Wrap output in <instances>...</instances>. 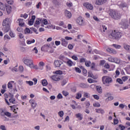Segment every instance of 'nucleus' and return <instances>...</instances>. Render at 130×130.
Returning <instances> with one entry per match:
<instances>
[{
	"mask_svg": "<svg viewBox=\"0 0 130 130\" xmlns=\"http://www.w3.org/2000/svg\"><path fill=\"white\" fill-rule=\"evenodd\" d=\"M120 8H125V7H126V5H125V3H121L120 5H119Z\"/></svg>",
	"mask_w": 130,
	"mask_h": 130,
	"instance_id": "obj_58",
	"label": "nucleus"
},
{
	"mask_svg": "<svg viewBox=\"0 0 130 130\" xmlns=\"http://www.w3.org/2000/svg\"><path fill=\"white\" fill-rule=\"evenodd\" d=\"M8 5H13L14 4V0H6Z\"/></svg>",
	"mask_w": 130,
	"mask_h": 130,
	"instance_id": "obj_45",
	"label": "nucleus"
},
{
	"mask_svg": "<svg viewBox=\"0 0 130 130\" xmlns=\"http://www.w3.org/2000/svg\"><path fill=\"white\" fill-rule=\"evenodd\" d=\"M95 89L97 92H98V93H99L100 94H101V93H102V87H101V86L100 85L96 86L95 87Z\"/></svg>",
	"mask_w": 130,
	"mask_h": 130,
	"instance_id": "obj_23",
	"label": "nucleus"
},
{
	"mask_svg": "<svg viewBox=\"0 0 130 130\" xmlns=\"http://www.w3.org/2000/svg\"><path fill=\"white\" fill-rule=\"evenodd\" d=\"M87 81L88 82V83H90V84L92 83H94L95 82V80L91 79V78H88L87 79Z\"/></svg>",
	"mask_w": 130,
	"mask_h": 130,
	"instance_id": "obj_51",
	"label": "nucleus"
},
{
	"mask_svg": "<svg viewBox=\"0 0 130 130\" xmlns=\"http://www.w3.org/2000/svg\"><path fill=\"white\" fill-rule=\"evenodd\" d=\"M4 97L5 98V102H6V104L10 106V104L9 102V101H8V100L7 99V98H8L9 97V94H8V93H5L4 94Z\"/></svg>",
	"mask_w": 130,
	"mask_h": 130,
	"instance_id": "obj_27",
	"label": "nucleus"
},
{
	"mask_svg": "<svg viewBox=\"0 0 130 130\" xmlns=\"http://www.w3.org/2000/svg\"><path fill=\"white\" fill-rule=\"evenodd\" d=\"M0 9L3 11H5L6 10V7H5V4H3V3L0 2Z\"/></svg>",
	"mask_w": 130,
	"mask_h": 130,
	"instance_id": "obj_33",
	"label": "nucleus"
},
{
	"mask_svg": "<svg viewBox=\"0 0 130 130\" xmlns=\"http://www.w3.org/2000/svg\"><path fill=\"white\" fill-rule=\"evenodd\" d=\"M55 44L56 46H58V45H60V41H55Z\"/></svg>",
	"mask_w": 130,
	"mask_h": 130,
	"instance_id": "obj_55",
	"label": "nucleus"
},
{
	"mask_svg": "<svg viewBox=\"0 0 130 130\" xmlns=\"http://www.w3.org/2000/svg\"><path fill=\"white\" fill-rule=\"evenodd\" d=\"M60 75H62V71L58 70L55 72V74L51 76V79L53 81L57 82L60 81Z\"/></svg>",
	"mask_w": 130,
	"mask_h": 130,
	"instance_id": "obj_2",
	"label": "nucleus"
},
{
	"mask_svg": "<svg viewBox=\"0 0 130 130\" xmlns=\"http://www.w3.org/2000/svg\"><path fill=\"white\" fill-rule=\"evenodd\" d=\"M15 83V81H10L8 83V88L9 90H13V84Z\"/></svg>",
	"mask_w": 130,
	"mask_h": 130,
	"instance_id": "obj_17",
	"label": "nucleus"
},
{
	"mask_svg": "<svg viewBox=\"0 0 130 130\" xmlns=\"http://www.w3.org/2000/svg\"><path fill=\"white\" fill-rule=\"evenodd\" d=\"M19 26H20L21 27H24L25 25V23H24V19H18Z\"/></svg>",
	"mask_w": 130,
	"mask_h": 130,
	"instance_id": "obj_20",
	"label": "nucleus"
},
{
	"mask_svg": "<svg viewBox=\"0 0 130 130\" xmlns=\"http://www.w3.org/2000/svg\"><path fill=\"white\" fill-rule=\"evenodd\" d=\"M76 117L77 118H79V120H82V119H83V116L81 113H78L76 114Z\"/></svg>",
	"mask_w": 130,
	"mask_h": 130,
	"instance_id": "obj_28",
	"label": "nucleus"
},
{
	"mask_svg": "<svg viewBox=\"0 0 130 130\" xmlns=\"http://www.w3.org/2000/svg\"><path fill=\"white\" fill-rule=\"evenodd\" d=\"M32 52H34V53H35L36 54H37V53H38V49H37V47H35L32 49Z\"/></svg>",
	"mask_w": 130,
	"mask_h": 130,
	"instance_id": "obj_44",
	"label": "nucleus"
},
{
	"mask_svg": "<svg viewBox=\"0 0 130 130\" xmlns=\"http://www.w3.org/2000/svg\"><path fill=\"white\" fill-rule=\"evenodd\" d=\"M93 106L94 107H100V106H101V105H100V104L98 102H96L93 103Z\"/></svg>",
	"mask_w": 130,
	"mask_h": 130,
	"instance_id": "obj_40",
	"label": "nucleus"
},
{
	"mask_svg": "<svg viewBox=\"0 0 130 130\" xmlns=\"http://www.w3.org/2000/svg\"><path fill=\"white\" fill-rule=\"evenodd\" d=\"M128 78L127 76H124L123 77H122V81H123V82H125V81H127L128 80Z\"/></svg>",
	"mask_w": 130,
	"mask_h": 130,
	"instance_id": "obj_59",
	"label": "nucleus"
},
{
	"mask_svg": "<svg viewBox=\"0 0 130 130\" xmlns=\"http://www.w3.org/2000/svg\"><path fill=\"white\" fill-rule=\"evenodd\" d=\"M107 51L111 54H116L117 53V52L115 50L111 48H108V49H107Z\"/></svg>",
	"mask_w": 130,
	"mask_h": 130,
	"instance_id": "obj_15",
	"label": "nucleus"
},
{
	"mask_svg": "<svg viewBox=\"0 0 130 130\" xmlns=\"http://www.w3.org/2000/svg\"><path fill=\"white\" fill-rule=\"evenodd\" d=\"M110 36L112 37V39L118 40V39H120V38H121V36H122V32L119 31L116 32V30H113L111 33Z\"/></svg>",
	"mask_w": 130,
	"mask_h": 130,
	"instance_id": "obj_3",
	"label": "nucleus"
},
{
	"mask_svg": "<svg viewBox=\"0 0 130 130\" xmlns=\"http://www.w3.org/2000/svg\"><path fill=\"white\" fill-rule=\"evenodd\" d=\"M0 128L2 130H7V128H6V126L3 125L0 126Z\"/></svg>",
	"mask_w": 130,
	"mask_h": 130,
	"instance_id": "obj_64",
	"label": "nucleus"
},
{
	"mask_svg": "<svg viewBox=\"0 0 130 130\" xmlns=\"http://www.w3.org/2000/svg\"><path fill=\"white\" fill-rule=\"evenodd\" d=\"M85 64L86 67H90L91 61L87 60L85 61Z\"/></svg>",
	"mask_w": 130,
	"mask_h": 130,
	"instance_id": "obj_39",
	"label": "nucleus"
},
{
	"mask_svg": "<svg viewBox=\"0 0 130 130\" xmlns=\"http://www.w3.org/2000/svg\"><path fill=\"white\" fill-rule=\"evenodd\" d=\"M43 86H46L47 85V80L44 79L42 81Z\"/></svg>",
	"mask_w": 130,
	"mask_h": 130,
	"instance_id": "obj_42",
	"label": "nucleus"
},
{
	"mask_svg": "<svg viewBox=\"0 0 130 130\" xmlns=\"http://www.w3.org/2000/svg\"><path fill=\"white\" fill-rule=\"evenodd\" d=\"M62 93L63 95V96H64L65 97H67V96L69 95V92L65 90H63L62 91Z\"/></svg>",
	"mask_w": 130,
	"mask_h": 130,
	"instance_id": "obj_43",
	"label": "nucleus"
},
{
	"mask_svg": "<svg viewBox=\"0 0 130 130\" xmlns=\"http://www.w3.org/2000/svg\"><path fill=\"white\" fill-rule=\"evenodd\" d=\"M58 114L60 117H63L64 113H63V111H60L58 112Z\"/></svg>",
	"mask_w": 130,
	"mask_h": 130,
	"instance_id": "obj_36",
	"label": "nucleus"
},
{
	"mask_svg": "<svg viewBox=\"0 0 130 130\" xmlns=\"http://www.w3.org/2000/svg\"><path fill=\"white\" fill-rule=\"evenodd\" d=\"M41 23H42L41 19L40 18L37 19L35 21V23L34 24V26L36 27V28H39V25H40Z\"/></svg>",
	"mask_w": 130,
	"mask_h": 130,
	"instance_id": "obj_11",
	"label": "nucleus"
},
{
	"mask_svg": "<svg viewBox=\"0 0 130 130\" xmlns=\"http://www.w3.org/2000/svg\"><path fill=\"white\" fill-rule=\"evenodd\" d=\"M24 32L25 34H29V33H31V30L30 29L26 28L24 30Z\"/></svg>",
	"mask_w": 130,
	"mask_h": 130,
	"instance_id": "obj_41",
	"label": "nucleus"
},
{
	"mask_svg": "<svg viewBox=\"0 0 130 130\" xmlns=\"http://www.w3.org/2000/svg\"><path fill=\"white\" fill-rule=\"evenodd\" d=\"M123 48L125 49V50H126L127 51H129L130 46L126 44H123Z\"/></svg>",
	"mask_w": 130,
	"mask_h": 130,
	"instance_id": "obj_26",
	"label": "nucleus"
},
{
	"mask_svg": "<svg viewBox=\"0 0 130 130\" xmlns=\"http://www.w3.org/2000/svg\"><path fill=\"white\" fill-rule=\"evenodd\" d=\"M122 26L123 28H124L125 29L127 28L128 27V21H125L122 23Z\"/></svg>",
	"mask_w": 130,
	"mask_h": 130,
	"instance_id": "obj_24",
	"label": "nucleus"
},
{
	"mask_svg": "<svg viewBox=\"0 0 130 130\" xmlns=\"http://www.w3.org/2000/svg\"><path fill=\"white\" fill-rule=\"evenodd\" d=\"M0 113L1 115H6L8 117H11L12 116V114L9 112H4L3 110H0Z\"/></svg>",
	"mask_w": 130,
	"mask_h": 130,
	"instance_id": "obj_8",
	"label": "nucleus"
},
{
	"mask_svg": "<svg viewBox=\"0 0 130 130\" xmlns=\"http://www.w3.org/2000/svg\"><path fill=\"white\" fill-rule=\"evenodd\" d=\"M82 97V91H79L76 94V99H80Z\"/></svg>",
	"mask_w": 130,
	"mask_h": 130,
	"instance_id": "obj_29",
	"label": "nucleus"
},
{
	"mask_svg": "<svg viewBox=\"0 0 130 130\" xmlns=\"http://www.w3.org/2000/svg\"><path fill=\"white\" fill-rule=\"evenodd\" d=\"M58 25L61 26L62 27H63V28H67V25L64 24V22L63 21L59 22Z\"/></svg>",
	"mask_w": 130,
	"mask_h": 130,
	"instance_id": "obj_32",
	"label": "nucleus"
},
{
	"mask_svg": "<svg viewBox=\"0 0 130 130\" xmlns=\"http://www.w3.org/2000/svg\"><path fill=\"white\" fill-rule=\"evenodd\" d=\"M95 63L92 62L90 64V69H91V70H94V69H95Z\"/></svg>",
	"mask_w": 130,
	"mask_h": 130,
	"instance_id": "obj_50",
	"label": "nucleus"
},
{
	"mask_svg": "<svg viewBox=\"0 0 130 130\" xmlns=\"http://www.w3.org/2000/svg\"><path fill=\"white\" fill-rule=\"evenodd\" d=\"M80 86L81 88H86L87 87V85L85 83H81Z\"/></svg>",
	"mask_w": 130,
	"mask_h": 130,
	"instance_id": "obj_63",
	"label": "nucleus"
},
{
	"mask_svg": "<svg viewBox=\"0 0 130 130\" xmlns=\"http://www.w3.org/2000/svg\"><path fill=\"white\" fill-rule=\"evenodd\" d=\"M77 22L78 23V24H79V25H83V20L81 18H78V19L77 20Z\"/></svg>",
	"mask_w": 130,
	"mask_h": 130,
	"instance_id": "obj_31",
	"label": "nucleus"
},
{
	"mask_svg": "<svg viewBox=\"0 0 130 130\" xmlns=\"http://www.w3.org/2000/svg\"><path fill=\"white\" fill-rule=\"evenodd\" d=\"M117 82L119 83V84H123V81L120 78L117 79Z\"/></svg>",
	"mask_w": 130,
	"mask_h": 130,
	"instance_id": "obj_49",
	"label": "nucleus"
},
{
	"mask_svg": "<svg viewBox=\"0 0 130 130\" xmlns=\"http://www.w3.org/2000/svg\"><path fill=\"white\" fill-rule=\"evenodd\" d=\"M21 17H23L24 19H27V18H28V14L25 13L23 15H21Z\"/></svg>",
	"mask_w": 130,
	"mask_h": 130,
	"instance_id": "obj_61",
	"label": "nucleus"
},
{
	"mask_svg": "<svg viewBox=\"0 0 130 130\" xmlns=\"http://www.w3.org/2000/svg\"><path fill=\"white\" fill-rule=\"evenodd\" d=\"M83 6L85 7V8H86L87 10H90V11H92L93 9V5L88 2L84 3Z\"/></svg>",
	"mask_w": 130,
	"mask_h": 130,
	"instance_id": "obj_6",
	"label": "nucleus"
},
{
	"mask_svg": "<svg viewBox=\"0 0 130 130\" xmlns=\"http://www.w3.org/2000/svg\"><path fill=\"white\" fill-rule=\"evenodd\" d=\"M75 71L77 73H79V74L81 73V69L80 68L76 67L75 68Z\"/></svg>",
	"mask_w": 130,
	"mask_h": 130,
	"instance_id": "obj_57",
	"label": "nucleus"
},
{
	"mask_svg": "<svg viewBox=\"0 0 130 130\" xmlns=\"http://www.w3.org/2000/svg\"><path fill=\"white\" fill-rule=\"evenodd\" d=\"M11 109L12 111L14 112V113H15V114H17V111H18V110L19 109L18 108V107H17V106L13 105L11 107Z\"/></svg>",
	"mask_w": 130,
	"mask_h": 130,
	"instance_id": "obj_18",
	"label": "nucleus"
},
{
	"mask_svg": "<svg viewBox=\"0 0 130 130\" xmlns=\"http://www.w3.org/2000/svg\"><path fill=\"white\" fill-rule=\"evenodd\" d=\"M57 99H62V95L61 93H59L57 96Z\"/></svg>",
	"mask_w": 130,
	"mask_h": 130,
	"instance_id": "obj_60",
	"label": "nucleus"
},
{
	"mask_svg": "<svg viewBox=\"0 0 130 130\" xmlns=\"http://www.w3.org/2000/svg\"><path fill=\"white\" fill-rule=\"evenodd\" d=\"M25 83L26 84H27V85H29V86H33V82L31 81H26Z\"/></svg>",
	"mask_w": 130,
	"mask_h": 130,
	"instance_id": "obj_46",
	"label": "nucleus"
},
{
	"mask_svg": "<svg viewBox=\"0 0 130 130\" xmlns=\"http://www.w3.org/2000/svg\"><path fill=\"white\" fill-rule=\"evenodd\" d=\"M29 103H30V105L32 108H35L37 106V103L34 100H30Z\"/></svg>",
	"mask_w": 130,
	"mask_h": 130,
	"instance_id": "obj_14",
	"label": "nucleus"
},
{
	"mask_svg": "<svg viewBox=\"0 0 130 130\" xmlns=\"http://www.w3.org/2000/svg\"><path fill=\"white\" fill-rule=\"evenodd\" d=\"M109 16L115 20H119L121 18V14L115 10H111L109 12Z\"/></svg>",
	"mask_w": 130,
	"mask_h": 130,
	"instance_id": "obj_1",
	"label": "nucleus"
},
{
	"mask_svg": "<svg viewBox=\"0 0 130 130\" xmlns=\"http://www.w3.org/2000/svg\"><path fill=\"white\" fill-rule=\"evenodd\" d=\"M30 69H35V70H38V67L37 65H34V63H32V66L30 67Z\"/></svg>",
	"mask_w": 130,
	"mask_h": 130,
	"instance_id": "obj_47",
	"label": "nucleus"
},
{
	"mask_svg": "<svg viewBox=\"0 0 130 130\" xmlns=\"http://www.w3.org/2000/svg\"><path fill=\"white\" fill-rule=\"evenodd\" d=\"M104 63H105V60H102L100 62V66H104Z\"/></svg>",
	"mask_w": 130,
	"mask_h": 130,
	"instance_id": "obj_62",
	"label": "nucleus"
},
{
	"mask_svg": "<svg viewBox=\"0 0 130 130\" xmlns=\"http://www.w3.org/2000/svg\"><path fill=\"white\" fill-rule=\"evenodd\" d=\"M95 112H96V113H101V114H104L105 112L104 111V110H103V109H96Z\"/></svg>",
	"mask_w": 130,
	"mask_h": 130,
	"instance_id": "obj_25",
	"label": "nucleus"
},
{
	"mask_svg": "<svg viewBox=\"0 0 130 130\" xmlns=\"http://www.w3.org/2000/svg\"><path fill=\"white\" fill-rule=\"evenodd\" d=\"M23 62L24 64H26L27 67H29V68H31L33 66L34 61L31 59L24 58L23 59Z\"/></svg>",
	"mask_w": 130,
	"mask_h": 130,
	"instance_id": "obj_5",
	"label": "nucleus"
},
{
	"mask_svg": "<svg viewBox=\"0 0 130 130\" xmlns=\"http://www.w3.org/2000/svg\"><path fill=\"white\" fill-rule=\"evenodd\" d=\"M41 21L42 25H47L48 24V22L47 21V19H41Z\"/></svg>",
	"mask_w": 130,
	"mask_h": 130,
	"instance_id": "obj_30",
	"label": "nucleus"
},
{
	"mask_svg": "<svg viewBox=\"0 0 130 130\" xmlns=\"http://www.w3.org/2000/svg\"><path fill=\"white\" fill-rule=\"evenodd\" d=\"M126 127H127V126H124L122 124H119V128H120V129H121V130H124V129H125V128Z\"/></svg>",
	"mask_w": 130,
	"mask_h": 130,
	"instance_id": "obj_35",
	"label": "nucleus"
},
{
	"mask_svg": "<svg viewBox=\"0 0 130 130\" xmlns=\"http://www.w3.org/2000/svg\"><path fill=\"white\" fill-rule=\"evenodd\" d=\"M4 39L5 40H7V39L10 40V39H11V37H10V36H9L8 35H5L4 36Z\"/></svg>",
	"mask_w": 130,
	"mask_h": 130,
	"instance_id": "obj_52",
	"label": "nucleus"
},
{
	"mask_svg": "<svg viewBox=\"0 0 130 130\" xmlns=\"http://www.w3.org/2000/svg\"><path fill=\"white\" fill-rule=\"evenodd\" d=\"M26 43L27 44H32V43H35V40L32 39V40H27Z\"/></svg>",
	"mask_w": 130,
	"mask_h": 130,
	"instance_id": "obj_37",
	"label": "nucleus"
},
{
	"mask_svg": "<svg viewBox=\"0 0 130 130\" xmlns=\"http://www.w3.org/2000/svg\"><path fill=\"white\" fill-rule=\"evenodd\" d=\"M61 64H62V62L59 60H55L54 62V66L55 68H59Z\"/></svg>",
	"mask_w": 130,
	"mask_h": 130,
	"instance_id": "obj_9",
	"label": "nucleus"
},
{
	"mask_svg": "<svg viewBox=\"0 0 130 130\" xmlns=\"http://www.w3.org/2000/svg\"><path fill=\"white\" fill-rule=\"evenodd\" d=\"M108 60L111 62H113V61H114V59L112 58V57H110L108 58Z\"/></svg>",
	"mask_w": 130,
	"mask_h": 130,
	"instance_id": "obj_54",
	"label": "nucleus"
},
{
	"mask_svg": "<svg viewBox=\"0 0 130 130\" xmlns=\"http://www.w3.org/2000/svg\"><path fill=\"white\" fill-rule=\"evenodd\" d=\"M64 15L67 19H71L72 18V13L67 10L64 11Z\"/></svg>",
	"mask_w": 130,
	"mask_h": 130,
	"instance_id": "obj_10",
	"label": "nucleus"
},
{
	"mask_svg": "<svg viewBox=\"0 0 130 130\" xmlns=\"http://www.w3.org/2000/svg\"><path fill=\"white\" fill-rule=\"evenodd\" d=\"M11 95V98L9 99V102L10 103H12V104H16V99L14 98V95L10 93Z\"/></svg>",
	"mask_w": 130,
	"mask_h": 130,
	"instance_id": "obj_16",
	"label": "nucleus"
},
{
	"mask_svg": "<svg viewBox=\"0 0 130 130\" xmlns=\"http://www.w3.org/2000/svg\"><path fill=\"white\" fill-rule=\"evenodd\" d=\"M112 46L115 47V48H116V49H119L120 47H121V45H117V44H113Z\"/></svg>",
	"mask_w": 130,
	"mask_h": 130,
	"instance_id": "obj_38",
	"label": "nucleus"
},
{
	"mask_svg": "<svg viewBox=\"0 0 130 130\" xmlns=\"http://www.w3.org/2000/svg\"><path fill=\"white\" fill-rule=\"evenodd\" d=\"M66 5L68 7V8H71L72 7V6H73V3L67 2L66 3Z\"/></svg>",
	"mask_w": 130,
	"mask_h": 130,
	"instance_id": "obj_56",
	"label": "nucleus"
},
{
	"mask_svg": "<svg viewBox=\"0 0 130 130\" xmlns=\"http://www.w3.org/2000/svg\"><path fill=\"white\" fill-rule=\"evenodd\" d=\"M68 83V80L67 79H63L61 81V86H64Z\"/></svg>",
	"mask_w": 130,
	"mask_h": 130,
	"instance_id": "obj_34",
	"label": "nucleus"
},
{
	"mask_svg": "<svg viewBox=\"0 0 130 130\" xmlns=\"http://www.w3.org/2000/svg\"><path fill=\"white\" fill-rule=\"evenodd\" d=\"M6 8L7 14H11L12 12V6L8 5H6Z\"/></svg>",
	"mask_w": 130,
	"mask_h": 130,
	"instance_id": "obj_19",
	"label": "nucleus"
},
{
	"mask_svg": "<svg viewBox=\"0 0 130 130\" xmlns=\"http://www.w3.org/2000/svg\"><path fill=\"white\" fill-rule=\"evenodd\" d=\"M66 64L68 67H73V66H74V62H73L72 60L68 59L67 61L66 62Z\"/></svg>",
	"mask_w": 130,
	"mask_h": 130,
	"instance_id": "obj_22",
	"label": "nucleus"
},
{
	"mask_svg": "<svg viewBox=\"0 0 130 130\" xmlns=\"http://www.w3.org/2000/svg\"><path fill=\"white\" fill-rule=\"evenodd\" d=\"M10 29H11V26H3V31H4V32H5V33H8V31H10Z\"/></svg>",
	"mask_w": 130,
	"mask_h": 130,
	"instance_id": "obj_21",
	"label": "nucleus"
},
{
	"mask_svg": "<svg viewBox=\"0 0 130 130\" xmlns=\"http://www.w3.org/2000/svg\"><path fill=\"white\" fill-rule=\"evenodd\" d=\"M79 62H80V63H82V62H86V58H81L80 59Z\"/></svg>",
	"mask_w": 130,
	"mask_h": 130,
	"instance_id": "obj_48",
	"label": "nucleus"
},
{
	"mask_svg": "<svg viewBox=\"0 0 130 130\" xmlns=\"http://www.w3.org/2000/svg\"><path fill=\"white\" fill-rule=\"evenodd\" d=\"M10 19L9 18H5V20H3L2 25L3 26H11V24H10Z\"/></svg>",
	"mask_w": 130,
	"mask_h": 130,
	"instance_id": "obj_7",
	"label": "nucleus"
},
{
	"mask_svg": "<svg viewBox=\"0 0 130 130\" xmlns=\"http://www.w3.org/2000/svg\"><path fill=\"white\" fill-rule=\"evenodd\" d=\"M102 82L103 84H110L112 82V78L108 76H103L102 77Z\"/></svg>",
	"mask_w": 130,
	"mask_h": 130,
	"instance_id": "obj_4",
	"label": "nucleus"
},
{
	"mask_svg": "<svg viewBox=\"0 0 130 130\" xmlns=\"http://www.w3.org/2000/svg\"><path fill=\"white\" fill-rule=\"evenodd\" d=\"M106 2H107V0H96L95 5H97L98 6H101V5L105 4Z\"/></svg>",
	"mask_w": 130,
	"mask_h": 130,
	"instance_id": "obj_13",
	"label": "nucleus"
},
{
	"mask_svg": "<svg viewBox=\"0 0 130 130\" xmlns=\"http://www.w3.org/2000/svg\"><path fill=\"white\" fill-rule=\"evenodd\" d=\"M60 41H61V44L62 46H64V47H67V46H68V44L69 42L68 41H67V40H66V39H64L63 38H61L60 39Z\"/></svg>",
	"mask_w": 130,
	"mask_h": 130,
	"instance_id": "obj_12",
	"label": "nucleus"
},
{
	"mask_svg": "<svg viewBox=\"0 0 130 130\" xmlns=\"http://www.w3.org/2000/svg\"><path fill=\"white\" fill-rule=\"evenodd\" d=\"M9 35L10 37H11L12 38H14L15 36H16V35H15V34H14V32H13V31H10Z\"/></svg>",
	"mask_w": 130,
	"mask_h": 130,
	"instance_id": "obj_53",
	"label": "nucleus"
}]
</instances>
